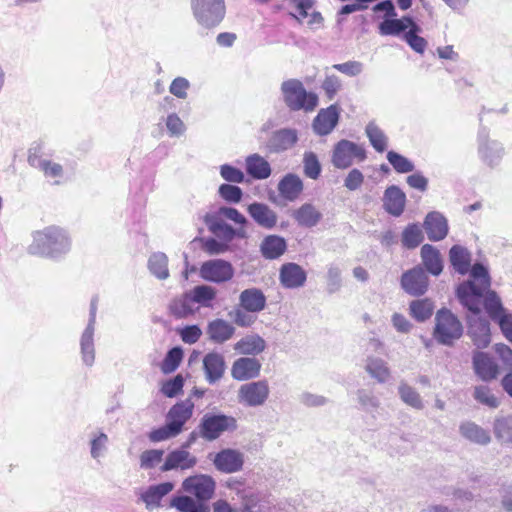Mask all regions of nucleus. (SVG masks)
Returning a JSON list of instances; mask_svg holds the SVG:
<instances>
[{
	"mask_svg": "<svg viewBox=\"0 0 512 512\" xmlns=\"http://www.w3.org/2000/svg\"><path fill=\"white\" fill-rule=\"evenodd\" d=\"M472 280L460 283L456 295L462 306L467 309L468 335L473 344L479 348H486L491 342L490 324L482 316V307L485 294L491 287L489 270L481 263H475L471 270Z\"/></svg>",
	"mask_w": 512,
	"mask_h": 512,
	"instance_id": "obj_1",
	"label": "nucleus"
},
{
	"mask_svg": "<svg viewBox=\"0 0 512 512\" xmlns=\"http://www.w3.org/2000/svg\"><path fill=\"white\" fill-rule=\"evenodd\" d=\"M72 246L68 231L60 226H47L32 233V242L27 247L30 255L59 260L69 253Z\"/></svg>",
	"mask_w": 512,
	"mask_h": 512,
	"instance_id": "obj_2",
	"label": "nucleus"
},
{
	"mask_svg": "<svg viewBox=\"0 0 512 512\" xmlns=\"http://www.w3.org/2000/svg\"><path fill=\"white\" fill-rule=\"evenodd\" d=\"M281 94L285 105L291 111H313L318 105V97L308 92L298 79H288L281 84Z\"/></svg>",
	"mask_w": 512,
	"mask_h": 512,
	"instance_id": "obj_3",
	"label": "nucleus"
},
{
	"mask_svg": "<svg viewBox=\"0 0 512 512\" xmlns=\"http://www.w3.org/2000/svg\"><path fill=\"white\" fill-rule=\"evenodd\" d=\"M191 10L196 22L205 29L217 27L224 19V0H191Z\"/></svg>",
	"mask_w": 512,
	"mask_h": 512,
	"instance_id": "obj_4",
	"label": "nucleus"
},
{
	"mask_svg": "<svg viewBox=\"0 0 512 512\" xmlns=\"http://www.w3.org/2000/svg\"><path fill=\"white\" fill-rule=\"evenodd\" d=\"M462 334L463 326L457 316L445 308L437 311L433 336L438 343L451 346Z\"/></svg>",
	"mask_w": 512,
	"mask_h": 512,
	"instance_id": "obj_5",
	"label": "nucleus"
},
{
	"mask_svg": "<svg viewBox=\"0 0 512 512\" xmlns=\"http://www.w3.org/2000/svg\"><path fill=\"white\" fill-rule=\"evenodd\" d=\"M483 307L488 317L498 324L504 337L512 343V313L503 306L497 292L488 288Z\"/></svg>",
	"mask_w": 512,
	"mask_h": 512,
	"instance_id": "obj_6",
	"label": "nucleus"
},
{
	"mask_svg": "<svg viewBox=\"0 0 512 512\" xmlns=\"http://www.w3.org/2000/svg\"><path fill=\"white\" fill-rule=\"evenodd\" d=\"M366 157V150L362 145L342 139L332 149L331 163L335 168L344 170L355 163L363 162Z\"/></svg>",
	"mask_w": 512,
	"mask_h": 512,
	"instance_id": "obj_7",
	"label": "nucleus"
},
{
	"mask_svg": "<svg viewBox=\"0 0 512 512\" xmlns=\"http://www.w3.org/2000/svg\"><path fill=\"white\" fill-rule=\"evenodd\" d=\"M237 428L236 419L224 414H205L199 424L200 436L213 441L220 437L225 431H233Z\"/></svg>",
	"mask_w": 512,
	"mask_h": 512,
	"instance_id": "obj_8",
	"label": "nucleus"
},
{
	"mask_svg": "<svg viewBox=\"0 0 512 512\" xmlns=\"http://www.w3.org/2000/svg\"><path fill=\"white\" fill-rule=\"evenodd\" d=\"M97 313V298L94 297L90 303L88 323L81 333L79 345L82 363L87 367H92L95 363L96 350H95V325Z\"/></svg>",
	"mask_w": 512,
	"mask_h": 512,
	"instance_id": "obj_9",
	"label": "nucleus"
},
{
	"mask_svg": "<svg viewBox=\"0 0 512 512\" xmlns=\"http://www.w3.org/2000/svg\"><path fill=\"white\" fill-rule=\"evenodd\" d=\"M270 395L267 380H258L241 385L238 389V401L246 407L263 406Z\"/></svg>",
	"mask_w": 512,
	"mask_h": 512,
	"instance_id": "obj_10",
	"label": "nucleus"
},
{
	"mask_svg": "<svg viewBox=\"0 0 512 512\" xmlns=\"http://www.w3.org/2000/svg\"><path fill=\"white\" fill-rule=\"evenodd\" d=\"M215 488V480L205 474L190 476L182 482V489L202 503H206L213 497Z\"/></svg>",
	"mask_w": 512,
	"mask_h": 512,
	"instance_id": "obj_11",
	"label": "nucleus"
},
{
	"mask_svg": "<svg viewBox=\"0 0 512 512\" xmlns=\"http://www.w3.org/2000/svg\"><path fill=\"white\" fill-rule=\"evenodd\" d=\"M200 276L209 282L224 283L232 279L234 276V268L228 261L212 259L201 265Z\"/></svg>",
	"mask_w": 512,
	"mask_h": 512,
	"instance_id": "obj_12",
	"label": "nucleus"
},
{
	"mask_svg": "<svg viewBox=\"0 0 512 512\" xmlns=\"http://www.w3.org/2000/svg\"><path fill=\"white\" fill-rule=\"evenodd\" d=\"M213 464L215 468L222 473H236L243 468L244 454L232 448L222 449L215 454Z\"/></svg>",
	"mask_w": 512,
	"mask_h": 512,
	"instance_id": "obj_13",
	"label": "nucleus"
},
{
	"mask_svg": "<svg viewBox=\"0 0 512 512\" xmlns=\"http://www.w3.org/2000/svg\"><path fill=\"white\" fill-rule=\"evenodd\" d=\"M401 286L410 295H423L428 288V277L423 268L417 266L402 275Z\"/></svg>",
	"mask_w": 512,
	"mask_h": 512,
	"instance_id": "obj_14",
	"label": "nucleus"
},
{
	"mask_svg": "<svg viewBox=\"0 0 512 512\" xmlns=\"http://www.w3.org/2000/svg\"><path fill=\"white\" fill-rule=\"evenodd\" d=\"M197 458L184 448H178L169 452L165 458L163 465L160 467L162 472L171 470H188L195 467Z\"/></svg>",
	"mask_w": 512,
	"mask_h": 512,
	"instance_id": "obj_15",
	"label": "nucleus"
},
{
	"mask_svg": "<svg viewBox=\"0 0 512 512\" xmlns=\"http://www.w3.org/2000/svg\"><path fill=\"white\" fill-rule=\"evenodd\" d=\"M261 363L254 357H241L231 367V376L237 381H247L260 375Z\"/></svg>",
	"mask_w": 512,
	"mask_h": 512,
	"instance_id": "obj_16",
	"label": "nucleus"
},
{
	"mask_svg": "<svg viewBox=\"0 0 512 512\" xmlns=\"http://www.w3.org/2000/svg\"><path fill=\"white\" fill-rule=\"evenodd\" d=\"M478 140V153L481 160L491 167L498 165L503 156L502 145L497 141L490 140L484 132L479 133Z\"/></svg>",
	"mask_w": 512,
	"mask_h": 512,
	"instance_id": "obj_17",
	"label": "nucleus"
},
{
	"mask_svg": "<svg viewBox=\"0 0 512 512\" xmlns=\"http://www.w3.org/2000/svg\"><path fill=\"white\" fill-rule=\"evenodd\" d=\"M205 379L209 384L218 382L225 373L226 362L224 356L218 352H209L203 358Z\"/></svg>",
	"mask_w": 512,
	"mask_h": 512,
	"instance_id": "obj_18",
	"label": "nucleus"
},
{
	"mask_svg": "<svg viewBox=\"0 0 512 512\" xmlns=\"http://www.w3.org/2000/svg\"><path fill=\"white\" fill-rule=\"evenodd\" d=\"M339 120V108L337 105H330L321 109L313 121V129L318 135H328L336 127Z\"/></svg>",
	"mask_w": 512,
	"mask_h": 512,
	"instance_id": "obj_19",
	"label": "nucleus"
},
{
	"mask_svg": "<svg viewBox=\"0 0 512 512\" xmlns=\"http://www.w3.org/2000/svg\"><path fill=\"white\" fill-rule=\"evenodd\" d=\"M472 360L474 372L481 380L491 381L497 378L499 374L498 365L487 353L476 351Z\"/></svg>",
	"mask_w": 512,
	"mask_h": 512,
	"instance_id": "obj_20",
	"label": "nucleus"
},
{
	"mask_svg": "<svg viewBox=\"0 0 512 512\" xmlns=\"http://www.w3.org/2000/svg\"><path fill=\"white\" fill-rule=\"evenodd\" d=\"M423 227L431 241L443 240L448 234V223L446 218L437 211L427 214Z\"/></svg>",
	"mask_w": 512,
	"mask_h": 512,
	"instance_id": "obj_21",
	"label": "nucleus"
},
{
	"mask_svg": "<svg viewBox=\"0 0 512 512\" xmlns=\"http://www.w3.org/2000/svg\"><path fill=\"white\" fill-rule=\"evenodd\" d=\"M279 278L283 287L295 289L305 284L307 274L300 265L290 262L282 265Z\"/></svg>",
	"mask_w": 512,
	"mask_h": 512,
	"instance_id": "obj_22",
	"label": "nucleus"
},
{
	"mask_svg": "<svg viewBox=\"0 0 512 512\" xmlns=\"http://www.w3.org/2000/svg\"><path fill=\"white\" fill-rule=\"evenodd\" d=\"M236 328L232 323L217 318L209 321L206 327L208 338L216 344H223L229 341L235 334Z\"/></svg>",
	"mask_w": 512,
	"mask_h": 512,
	"instance_id": "obj_23",
	"label": "nucleus"
},
{
	"mask_svg": "<svg viewBox=\"0 0 512 512\" xmlns=\"http://www.w3.org/2000/svg\"><path fill=\"white\" fill-rule=\"evenodd\" d=\"M247 211L252 219L265 229H272L277 224L276 212L264 203L254 202L248 206Z\"/></svg>",
	"mask_w": 512,
	"mask_h": 512,
	"instance_id": "obj_24",
	"label": "nucleus"
},
{
	"mask_svg": "<svg viewBox=\"0 0 512 512\" xmlns=\"http://www.w3.org/2000/svg\"><path fill=\"white\" fill-rule=\"evenodd\" d=\"M194 403L191 399L178 402L173 405L168 414L169 421L179 432H182L184 424L192 417Z\"/></svg>",
	"mask_w": 512,
	"mask_h": 512,
	"instance_id": "obj_25",
	"label": "nucleus"
},
{
	"mask_svg": "<svg viewBox=\"0 0 512 512\" xmlns=\"http://www.w3.org/2000/svg\"><path fill=\"white\" fill-rule=\"evenodd\" d=\"M303 189V181L298 175L293 173L286 174L278 183L280 196L289 202L297 200Z\"/></svg>",
	"mask_w": 512,
	"mask_h": 512,
	"instance_id": "obj_26",
	"label": "nucleus"
},
{
	"mask_svg": "<svg viewBox=\"0 0 512 512\" xmlns=\"http://www.w3.org/2000/svg\"><path fill=\"white\" fill-rule=\"evenodd\" d=\"M208 230L216 237L226 242L234 239V228L227 224L219 215L215 213H206L204 218Z\"/></svg>",
	"mask_w": 512,
	"mask_h": 512,
	"instance_id": "obj_27",
	"label": "nucleus"
},
{
	"mask_svg": "<svg viewBox=\"0 0 512 512\" xmlns=\"http://www.w3.org/2000/svg\"><path fill=\"white\" fill-rule=\"evenodd\" d=\"M383 202L385 210L398 217L404 211L406 195L398 186L392 185L385 190Z\"/></svg>",
	"mask_w": 512,
	"mask_h": 512,
	"instance_id": "obj_28",
	"label": "nucleus"
},
{
	"mask_svg": "<svg viewBox=\"0 0 512 512\" xmlns=\"http://www.w3.org/2000/svg\"><path fill=\"white\" fill-rule=\"evenodd\" d=\"M239 305L251 313H259L266 306V297L258 288L243 290L239 295Z\"/></svg>",
	"mask_w": 512,
	"mask_h": 512,
	"instance_id": "obj_29",
	"label": "nucleus"
},
{
	"mask_svg": "<svg viewBox=\"0 0 512 512\" xmlns=\"http://www.w3.org/2000/svg\"><path fill=\"white\" fill-rule=\"evenodd\" d=\"M298 140L295 129L283 128L275 131L267 143L272 152H281L291 148Z\"/></svg>",
	"mask_w": 512,
	"mask_h": 512,
	"instance_id": "obj_30",
	"label": "nucleus"
},
{
	"mask_svg": "<svg viewBox=\"0 0 512 512\" xmlns=\"http://www.w3.org/2000/svg\"><path fill=\"white\" fill-rule=\"evenodd\" d=\"M245 169L247 174L256 180L267 179L272 172L269 162L257 153L246 157Z\"/></svg>",
	"mask_w": 512,
	"mask_h": 512,
	"instance_id": "obj_31",
	"label": "nucleus"
},
{
	"mask_svg": "<svg viewBox=\"0 0 512 512\" xmlns=\"http://www.w3.org/2000/svg\"><path fill=\"white\" fill-rule=\"evenodd\" d=\"M293 219L299 226L312 228L322 219V213L311 203H304L292 213Z\"/></svg>",
	"mask_w": 512,
	"mask_h": 512,
	"instance_id": "obj_32",
	"label": "nucleus"
},
{
	"mask_svg": "<svg viewBox=\"0 0 512 512\" xmlns=\"http://www.w3.org/2000/svg\"><path fill=\"white\" fill-rule=\"evenodd\" d=\"M414 23V20L409 16H404L401 19L390 17L382 21L378 29L382 36H403Z\"/></svg>",
	"mask_w": 512,
	"mask_h": 512,
	"instance_id": "obj_33",
	"label": "nucleus"
},
{
	"mask_svg": "<svg viewBox=\"0 0 512 512\" xmlns=\"http://www.w3.org/2000/svg\"><path fill=\"white\" fill-rule=\"evenodd\" d=\"M449 258L456 272L461 275H465L468 272L471 274L474 265L471 266V254L465 247L460 245L452 246L449 251ZM469 280H472L471 276Z\"/></svg>",
	"mask_w": 512,
	"mask_h": 512,
	"instance_id": "obj_34",
	"label": "nucleus"
},
{
	"mask_svg": "<svg viewBox=\"0 0 512 512\" xmlns=\"http://www.w3.org/2000/svg\"><path fill=\"white\" fill-rule=\"evenodd\" d=\"M169 312L177 319L187 318L193 315L198 307L195 306L189 292L175 297L169 304Z\"/></svg>",
	"mask_w": 512,
	"mask_h": 512,
	"instance_id": "obj_35",
	"label": "nucleus"
},
{
	"mask_svg": "<svg viewBox=\"0 0 512 512\" xmlns=\"http://www.w3.org/2000/svg\"><path fill=\"white\" fill-rule=\"evenodd\" d=\"M459 433L462 437L475 444L487 445L491 441L489 432L472 421L462 422L459 426Z\"/></svg>",
	"mask_w": 512,
	"mask_h": 512,
	"instance_id": "obj_36",
	"label": "nucleus"
},
{
	"mask_svg": "<svg viewBox=\"0 0 512 512\" xmlns=\"http://www.w3.org/2000/svg\"><path fill=\"white\" fill-rule=\"evenodd\" d=\"M266 348V341L258 334H249L234 344V350L243 355H258Z\"/></svg>",
	"mask_w": 512,
	"mask_h": 512,
	"instance_id": "obj_37",
	"label": "nucleus"
},
{
	"mask_svg": "<svg viewBox=\"0 0 512 512\" xmlns=\"http://www.w3.org/2000/svg\"><path fill=\"white\" fill-rule=\"evenodd\" d=\"M364 369L378 383H386L391 378L390 368L382 358L368 356L365 360Z\"/></svg>",
	"mask_w": 512,
	"mask_h": 512,
	"instance_id": "obj_38",
	"label": "nucleus"
},
{
	"mask_svg": "<svg viewBox=\"0 0 512 512\" xmlns=\"http://www.w3.org/2000/svg\"><path fill=\"white\" fill-rule=\"evenodd\" d=\"M173 488L174 485L171 482H164L150 486L144 493H142L141 499L148 509L158 507L162 498L169 494Z\"/></svg>",
	"mask_w": 512,
	"mask_h": 512,
	"instance_id": "obj_39",
	"label": "nucleus"
},
{
	"mask_svg": "<svg viewBox=\"0 0 512 512\" xmlns=\"http://www.w3.org/2000/svg\"><path fill=\"white\" fill-rule=\"evenodd\" d=\"M422 262L427 269L434 276H438L443 270V261L440 252L430 244H425L421 248Z\"/></svg>",
	"mask_w": 512,
	"mask_h": 512,
	"instance_id": "obj_40",
	"label": "nucleus"
},
{
	"mask_svg": "<svg viewBox=\"0 0 512 512\" xmlns=\"http://www.w3.org/2000/svg\"><path fill=\"white\" fill-rule=\"evenodd\" d=\"M284 238L277 235H270L264 238L261 243V252L266 259H277L286 251Z\"/></svg>",
	"mask_w": 512,
	"mask_h": 512,
	"instance_id": "obj_41",
	"label": "nucleus"
},
{
	"mask_svg": "<svg viewBox=\"0 0 512 512\" xmlns=\"http://www.w3.org/2000/svg\"><path fill=\"white\" fill-rule=\"evenodd\" d=\"M148 269L159 280L169 277L168 257L163 252H155L148 259Z\"/></svg>",
	"mask_w": 512,
	"mask_h": 512,
	"instance_id": "obj_42",
	"label": "nucleus"
},
{
	"mask_svg": "<svg viewBox=\"0 0 512 512\" xmlns=\"http://www.w3.org/2000/svg\"><path fill=\"white\" fill-rule=\"evenodd\" d=\"M493 432L500 443H512V415L496 417L493 423Z\"/></svg>",
	"mask_w": 512,
	"mask_h": 512,
	"instance_id": "obj_43",
	"label": "nucleus"
},
{
	"mask_svg": "<svg viewBox=\"0 0 512 512\" xmlns=\"http://www.w3.org/2000/svg\"><path fill=\"white\" fill-rule=\"evenodd\" d=\"M398 394L400 399L408 406L421 410L424 408L423 400L418 391L408 383L401 381L398 386Z\"/></svg>",
	"mask_w": 512,
	"mask_h": 512,
	"instance_id": "obj_44",
	"label": "nucleus"
},
{
	"mask_svg": "<svg viewBox=\"0 0 512 512\" xmlns=\"http://www.w3.org/2000/svg\"><path fill=\"white\" fill-rule=\"evenodd\" d=\"M194 304L212 308V301L216 298V289L209 285H198L189 291Z\"/></svg>",
	"mask_w": 512,
	"mask_h": 512,
	"instance_id": "obj_45",
	"label": "nucleus"
},
{
	"mask_svg": "<svg viewBox=\"0 0 512 512\" xmlns=\"http://www.w3.org/2000/svg\"><path fill=\"white\" fill-rule=\"evenodd\" d=\"M370 144L377 152H384L387 148L388 138L382 129L375 123L369 122L365 128Z\"/></svg>",
	"mask_w": 512,
	"mask_h": 512,
	"instance_id": "obj_46",
	"label": "nucleus"
},
{
	"mask_svg": "<svg viewBox=\"0 0 512 512\" xmlns=\"http://www.w3.org/2000/svg\"><path fill=\"white\" fill-rule=\"evenodd\" d=\"M109 438L102 431L92 432L90 438V455L94 460L103 458L108 449Z\"/></svg>",
	"mask_w": 512,
	"mask_h": 512,
	"instance_id": "obj_47",
	"label": "nucleus"
},
{
	"mask_svg": "<svg viewBox=\"0 0 512 512\" xmlns=\"http://www.w3.org/2000/svg\"><path fill=\"white\" fill-rule=\"evenodd\" d=\"M410 314L418 322H424L429 319L434 310V304L431 300L419 299L410 303Z\"/></svg>",
	"mask_w": 512,
	"mask_h": 512,
	"instance_id": "obj_48",
	"label": "nucleus"
},
{
	"mask_svg": "<svg viewBox=\"0 0 512 512\" xmlns=\"http://www.w3.org/2000/svg\"><path fill=\"white\" fill-rule=\"evenodd\" d=\"M422 31L421 27L414 23L409 30H407L403 39L416 53L423 54L427 48L428 42L419 35Z\"/></svg>",
	"mask_w": 512,
	"mask_h": 512,
	"instance_id": "obj_49",
	"label": "nucleus"
},
{
	"mask_svg": "<svg viewBox=\"0 0 512 512\" xmlns=\"http://www.w3.org/2000/svg\"><path fill=\"white\" fill-rule=\"evenodd\" d=\"M473 397L478 403L491 409H496L500 405L499 399L494 395L490 387L487 385L475 386Z\"/></svg>",
	"mask_w": 512,
	"mask_h": 512,
	"instance_id": "obj_50",
	"label": "nucleus"
},
{
	"mask_svg": "<svg viewBox=\"0 0 512 512\" xmlns=\"http://www.w3.org/2000/svg\"><path fill=\"white\" fill-rule=\"evenodd\" d=\"M342 267L339 263H330L327 266L326 284L327 292L334 294L342 287Z\"/></svg>",
	"mask_w": 512,
	"mask_h": 512,
	"instance_id": "obj_51",
	"label": "nucleus"
},
{
	"mask_svg": "<svg viewBox=\"0 0 512 512\" xmlns=\"http://www.w3.org/2000/svg\"><path fill=\"white\" fill-rule=\"evenodd\" d=\"M423 241V232L418 224H409L402 233V245L408 249L416 248Z\"/></svg>",
	"mask_w": 512,
	"mask_h": 512,
	"instance_id": "obj_52",
	"label": "nucleus"
},
{
	"mask_svg": "<svg viewBox=\"0 0 512 512\" xmlns=\"http://www.w3.org/2000/svg\"><path fill=\"white\" fill-rule=\"evenodd\" d=\"M321 164L314 152H305L303 156V171L306 177L316 180L321 174Z\"/></svg>",
	"mask_w": 512,
	"mask_h": 512,
	"instance_id": "obj_53",
	"label": "nucleus"
},
{
	"mask_svg": "<svg viewBox=\"0 0 512 512\" xmlns=\"http://www.w3.org/2000/svg\"><path fill=\"white\" fill-rule=\"evenodd\" d=\"M183 351L180 347H174L168 351L161 364V371L165 374L174 372L180 365Z\"/></svg>",
	"mask_w": 512,
	"mask_h": 512,
	"instance_id": "obj_54",
	"label": "nucleus"
},
{
	"mask_svg": "<svg viewBox=\"0 0 512 512\" xmlns=\"http://www.w3.org/2000/svg\"><path fill=\"white\" fill-rule=\"evenodd\" d=\"M203 504L187 495L174 497L171 501V506L180 512H200Z\"/></svg>",
	"mask_w": 512,
	"mask_h": 512,
	"instance_id": "obj_55",
	"label": "nucleus"
},
{
	"mask_svg": "<svg viewBox=\"0 0 512 512\" xmlns=\"http://www.w3.org/2000/svg\"><path fill=\"white\" fill-rule=\"evenodd\" d=\"M387 160L398 173H409L414 170V164L403 155L389 151L387 153Z\"/></svg>",
	"mask_w": 512,
	"mask_h": 512,
	"instance_id": "obj_56",
	"label": "nucleus"
},
{
	"mask_svg": "<svg viewBox=\"0 0 512 512\" xmlns=\"http://www.w3.org/2000/svg\"><path fill=\"white\" fill-rule=\"evenodd\" d=\"M356 396L361 408L366 412L377 410L380 406V400L370 390L359 389Z\"/></svg>",
	"mask_w": 512,
	"mask_h": 512,
	"instance_id": "obj_57",
	"label": "nucleus"
},
{
	"mask_svg": "<svg viewBox=\"0 0 512 512\" xmlns=\"http://www.w3.org/2000/svg\"><path fill=\"white\" fill-rule=\"evenodd\" d=\"M250 311L244 310L241 306L231 310L228 315L233 320V323L239 327H250L256 321V316Z\"/></svg>",
	"mask_w": 512,
	"mask_h": 512,
	"instance_id": "obj_58",
	"label": "nucleus"
},
{
	"mask_svg": "<svg viewBox=\"0 0 512 512\" xmlns=\"http://www.w3.org/2000/svg\"><path fill=\"white\" fill-rule=\"evenodd\" d=\"M164 451L160 449L145 450L140 455V467L148 470L156 467L163 459Z\"/></svg>",
	"mask_w": 512,
	"mask_h": 512,
	"instance_id": "obj_59",
	"label": "nucleus"
},
{
	"mask_svg": "<svg viewBox=\"0 0 512 512\" xmlns=\"http://www.w3.org/2000/svg\"><path fill=\"white\" fill-rule=\"evenodd\" d=\"M165 125L170 137H181L186 131V125L176 113L167 115Z\"/></svg>",
	"mask_w": 512,
	"mask_h": 512,
	"instance_id": "obj_60",
	"label": "nucleus"
},
{
	"mask_svg": "<svg viewBox=\"0 0 512 512\" xmlns=\"http://www.w3.org/2000/svg\"><path fill=\"white\" fill-rule=\"evenodd\" d=\"M180 433L181 432H179L169 421H167L166 425L152 430L149 433V439L152 442H161L170 438H174Z\"/></svg>",
	"mask_w": 512,
	"mask_h": 512,
	"instance_id": "obj_61",
	"label": "nucleus"
},
{
	"mask_svg": "<svg viewBox=\"0 0 512 512\" xmlns=\"http://www.w3.org/2000/svg\"><path fill=\"white\" fill-rule=\"evenodd\" d=\"M218 193L222 199L229 203H239L243 196V191L240 187L231 184H221Z\"/></svg>",
	"mask_w": 512,
	"mask_h": 512,
	"instance_id": "obj_62",
	"label": "nucleus"
},
{
	"mask_svg": "<svg viewBox=\"0 0 512 512\" xmlns=\"http://www.w3.org/2000/svg\"><path fill=\"white\" fill-rule=\"evenodd\" d=\"M203 249L210 255H219L229 250V243L219 238L209 237L203 240Z\"/></svg>",
	"mask_w": 512,
	"mask_h": 512,
	"instance_id": "obj_63",
	"label": "nucleus"
},
{
	"mask_svg": "<svg viewBox=\"0 0 512 512\" xmlns=\"http://www.w3.org/2000/svg\"><path fill=\"white\" fill-rule=\"evenodd\" d=\"M241 512H262L259 495L254 492H245L242 496Z\"/></svg>",
	"mask_w": 512,
	"mask_h": 512,
	"instance_id": "obj_64",
	"label": "nucleus"
}]
</instances>
